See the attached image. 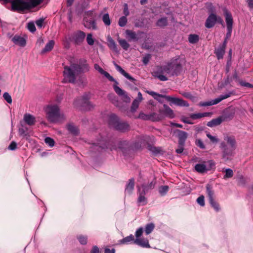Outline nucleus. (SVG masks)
Wrapping results in <instances>:
<instances>
[{
    "mask_svg": "<svg viewBox=\"0 0 253 253\" xmlns=\"http://www.w3.org/2000/svg\"><path fill=\"white\" fill-rule=\"evenodd\" d=\"M207 136L213 143H216L219 140L216 136H212L210 133L207 134Z\"/></svg>",
    "mask_w": 253,
    "mask_h": 253,
    "instance_id": "338daca9",
    "label": "nucleus"
},
{
    "mask_svg": "<svg viewBox=\"0 0 253 253\" xmlns=\"http://www.w3.org/2000/svg\"><path fill=\"white\" fill-rule=\"evenodd\" d=\"M134 244L143 248H150L148 240L147 239H135Z\"/></svg>",
    "mask_w": 253,
    "mask_h": 253,
    "instance_id": "c85d7f7f",
    "label": "nucleus"
},
{
    "mask_svg": "<svg viewBox=\"0 0 253 253\" xmlns=\"http://www.w3.org/2000/svg\"><path fill=\"white\" fill-rule=\"evenodd\" d=\"M225 52V48L220 46H219L217 48H215L214 50V53L218 60L223 58Z\"/></svg>",
    "mask_w": 253,
    "mask_h": 253,
    "instance_id": "2f4dec72",
    "label": "nucleus"
},
{
    "mask_svg": "<svg viewBox=\"0 0 253 253\" xmlns=\"http://www.w3.org/2000/svg\"><path fill=\"white\" fill-rule=\"evenodd\" d=\"M206 191L209 197V202L211 205L214 208V209L216 211H218L219 210V206L218 204L214 200V193L212 190V187L210 184H207Z\"/></svg>",
    "mask_w": 253,
    "mask_h": 253,
    "instance_id": "2eb2a0df",
    "label": "nucleus"
},
{
    "mask_svg": "<svg viewBox=\"0 0 253 253\" xmlns=\"http://www.w3.org/2000/svg\"><path fill=\"white\" fill-rule=\"evenodd\" d=\"M169 190V187L168 186H161L159 188V192L161 196H163L168 193Z\"/></svg>",
    "mask_w": 253,
    "mask_h": 253,
    "instance_id": "49530a36",
    "label": "nucleus"
},
{
    "mask_svg": "<svg viewBox=\"0 0 253 253\" xmlns=\"http://www.w3.org/2000/svg\"><path fill=\"white\" fill-rule=\"evenodd\" d=\"M134 178H131L129 179L128 182L126 185L125 193L128 194H131L134 188Z\"/></svg>",
    "mask_w": 253,
    "mask_h": 253,
    "instance_id": "cd10ccee",
    "label": "nucleus"
},
{
    "mask_svg": "<svg viewBox=\"0 0 253 253\" xmlns=\"http://www.w3.org/2000/svg\"><path fill=\"white\" fill-rule=\"evenodd\" d=\"M217 22V15L214 13H211L206 19L205 25L207 28L210 29L214 27Z\"/></svg>",
    "mask_w": 253,
    "mask_h": 253,
    "instance_id": "aec40b11",
    "label": "nucleus"
},
{
    "mask_svg": "<svg viewBox=\"0 0 253 253\" xmlns=\"http://www.w3.org/2000/svg\"><path fill=\"white\" fill-rule=\"evenodd\" d=\"M155 184V181H151L148 184H143L140 187L142 191H144L147 193L149 190L154 188Z\"/></svg>",
    "mask_w": 253,
    "mask_h": 253,
    "instance_id": "4c0bfd02",
    "label": "nucleus"
},
{
    "mask_svg": "<svg viewBox=\"0 0 253 253\" xmlns=\"http://www.w3.org/2000/svg\"><path fill=\"white\" fill-rule=\"evenodd\" d=\"M47 118L52 123L60 122L65 119L64 114L61 113L57 105H48L44 109Z\"/></svg>",
    "mask_w": 253,
    "mask_h": 253,
    "instance_id": "7ed1b4c3",
    "label": "nucleus"
},
{
    "mask_svg": "<svg viewBox=\"0 0 253 253\" xmlns=\"http://www.w3.org/2000/svg\"><path fill=\"white\" fill-rule=\"evenodd\" d=\"M55 42L53 40L49 41L45 45L44 48H43L41 51L42 54H44L47 52H49L51 51L54 45Z\"/></svg>",
    "mask_w": 253,
    "mask_h": 253,
    "instance_id": "f704fd0d",
    "label": "nucleus"
},
{
    "mask_svg": "<svg viewBox=\"0 0 253 253\" xmlns=\"http://www.w3.org/2000/svg\"><path fill=\"white\" fill-rule=\"evenodd\" d=\"M151 58V55L150 54H146L142 59V62L145 65H147L149 62Z\"/></svg>",
    "mask_w": 253,
    "mask_h": 253,
    "instance_id": "4d7b16f0",
    "label": "nucleus"
},
{
    "mask_svg": "<svg viewBox=\"0 0 253 253\" xmlns=\"http://www.w3.org/2000/svg\"><path fill=\"white\" fill-rule=\"evenodd\" d=\"M23 120L29 126L33 125L36 122L35 117L29 113H26L24 115Z\"/></svg>",
    "mask_w": 253,
    "mask_h": 253,
    "instance_id": "bb28decb",
    "label": "nucleus"
},
{
    "mask_svg": "<svg viewBox=\"0 0 253 253\" xmlns=\"http://www.w3.org/2000/svg\"><path fill=\"white\" fill-rule=\"evenodd\" d=\"M42 0H29L25 1L24 0H16L14 1L13 5H19L18 7L19 11L30 9L40 4Z\"/></svg>",
    "mask_w": 253,
    "mask_h": 253,
    "instance_id": "6e6552de",
    "label": "nucleus"
},
{
    "mask_svg": "<svg viewBox=\"0 0 253 253\" xmlns=\"http://www.w3.org/2000/svg\"><path fill=\"white\" fill-rule=\"evenodd\" d=\"M146 92L152 95L154 98L159 101H160L159 98L162 97L165 98L167 100L171 102L173 104L180 107H188L189 106V103L182 99L173 97L170 96H167L165 95H162L158 93L153 91L147 90Z\"/></svg>",
    "mask_w": 253,
    "mask_h": 253,
    "instance_id": "39448f33",
    "label": "nucleus"
},
{
    "mask_svg": "<svg viewBox=\"0 0 253 253\" xmlns=\"http://www.w3.org/2000/svg\"><path fill=\"white\" fill-rule=\"evenodd\" d=\"M84 26L88 29L96 30L97 26L95 20L93 19H88L85 17L84 19Z\"/></svg>",
    "mask_w": 253,
    "mask_h": 253,
    "instance_id": "b1692460",
    "label": "nucleus"
},
{
    "mask_svg": "<svg viewBox=\"0 0 253 253\" xmlns=\"http://www.w3.org/2000/svg\"><path fill=\"white\" fill-rule=\"evenodd\" d=\"M108 125L115 130L124 132L129 129V125L126 122L122 121L119 118L114 114L109 116Z\"/></svg>",
    "mask_w": 253,
    "mask_h": 253,
    "instance_id": "20e7f679",
    "label": "nucleus"
},
{
    "mask_svg": "<svg viewBox=\"0 0 253 253\" xmlns=\"http://www.w3.org/2000/svg\"><path fill=\"white\" fill-rule=\"evenodd\" d=\"M240 84L242 86H245L250 88H253V84L245 82L243 81H239Z\"/></svg>",
    "mask_w": 253,
    "mask_h": 253,
    "instance_id": "0e129e2a",
    "label": "nucleus"
},
{
    "mask_svg": "<svg viewBox=\"0 0 253 253\" xmlns=\"http://www.w3.org/2000/svg\"><path fill=\"white\" fill-rule=\"evenodd\" d=\"M78 239L81 244L82 245H85L87 243V237L84 236H79L78 237Z\"/></svg>",
    "mask_w": 253,
    "mask_h": 253,
    "instance_id": "680f3d73",
    "label": "nucleus"
},
{
    "mask_svg": "<svg viewBox=\"0 0 253 253\" xmlns=\"http://www.w3.org/2000/svg\"><path fill=\"white\" fill-rule=\"evenodd\" d=\"M118 37L117 41L120 46L123 49L127 50L129 47V44L126 40L120 39L119 37V35H118Z\"/></svg>",
    "mask_w": 253,
    "mask_h": 253,
    "instance_id": "ea45409f",
    "label": "nucleus"
},
{
    "mask_svg": "<svg viewBox=\"0 0 253 253\" xmlns=\"http://www.w3.org/2000/svg\"><path fill=\"white\" fill-rule=\"evenodd\" d=\"M17 148V143L15 141H12L8 146V149L11 151L15 150Z\"/></svg>",
    "mask_w": 253,
    "mask_h": 253,
    "instance_id": "774afa93",
    "label": "nucleus"
},
{
    "mask_svg": "<svg viewBox=\"0 0 253 253\" xmlns=\"http://www.w3.org/2000/svg\"><path fill=\"white\" fill-rule=\"evenodd\" d=\"M232 94V92H229L225 94H222L220 95L218 97L215 98L214 99L211 100L209 101H205V102H201L199 104V106L200 107H206L208 106H211L213 105H215L224 99H225L228 97H229Z\"/></svg>",
    "mask_w": 253,
    "mask_h": 253,
    "instance_id": "4468645a",
    "label": "nucleus"
},
{
    "mask_svg": "<svg viewBox=\"0 0 253 253\" xmlns=\"http://www.w3.org/2000/svg\"><path fill=\"white\" fill-rule=\"evenodd\" d=\"M113 64L116 69L126 79H127L128 80L132 82L135 81V80L132 77H131L129 74L126 73L120 66L118 65L115 61L113 62Z\"/></svg>",
    "mask_w": 253,
    "mask_h": 253,
    "instance_id": "393cba45",
    "label": "nucleus"
},
{
    "mask_svg": "<svg viewBox=\"0 0 253 253\" xmlns=\"http://www.w3.org/2000/svg\"><path fill=\"white\" fill-rule=\"evenodd\" d=\"M126 23H127L126 16H123L119 18L118 24L120 27H123L125 26L126 25Z\"/></svg>",
    "mask_w": 253,
    "mask_h": 253,
    "instance_id": "3c124183",
    "label": "nucleus"
},
{
    "mask_svg": "<svg viewBox=\"0 0 253 253\" xmlns=\"http://www.w3.org/2000/svg\"><path fill=\"white\" fill-rule=\"evenodd\" d=\"M75 106L80 107L81 109L89 110L92 108L90 102L88 101V97L87 94L78 98L75 100L74 103Z\"/></svg>",
    "mask_w": 253,
    "mask_h": 253,
    "instance_id": "9b49d317",
    "label": "nucleus"
},
{
    "mask_svg": "<svg viewBox=\"0 0 253 253\" xmlns=\"http://www.w3.org/2000/svg\"><path fill=\"white\" fill-rule=\"evenodd\" d=\"M177 131L178 132V143L185 144L187 138V133L180 130H177Z\"/></svg>",
    "mask_w": 253,
    "mask_h": 253,
    "instance_id": "7c9ffc66",
    "label": "nucleus"
},
{
    "mask_svg": "<svg viewBox=\"0 0 253 253\" xmlns=\"http://www.w3.org/2000/svg\"><path fill=\"white\" fill-rule=\"evenodd\" d=\"M72 67L76 70L77 73L87 72L90 70L87 60L84 58L80 59L77 64H72Z\"/></svg>",
    "mask_w": 253,
    "mask_h": 253,
    "instance_id": "ddd939ff",
    "label": "nucleus"
},
{
    "mask_svg": "<svg viewBox=\"0 0 253 253\" xmlns=\"http://www.w3.org/2000/svg\"><path fill=\"white\" fill-rule=\"evenodd\" d=\"M141 102L140 101H139L138 99H134L131 104V108H130V111L132 113H134L136 111L137 109H138L139 105L140 104V103Z\"/></svg>",
    "mask_w": 253,
    "mask_h": 253,
    "instance_id": "79ce46f5",
    "label": "nucleus"
},
{
    "mask_svg": "<svg viewBox=\"0 0 253 253\" xmlns=\"http://www.w3.org/2000/svg\"><path fill=\"white\" fill-rule=\"evenodd\" d=\"M224 171L225 172V174L223 176L224 179L230 178L233 176L234 173L232 169L229 168L225 169Z\"/></svg>",
    "mask_w": 253,
    "mask_h": 253,
    "instance_id": "09e8293b",
    "label": "nucleus"
},
{
    "mask_svg": "<svg viewBox=\"0 0 253 253\" xmlns=\"http://www.w3.org/2000/svg\"><path fill=\"white\" fill-rule=\"evenodd\" d=\"M135 118L140 119L145 121L150 120L149 114H146L142 112H140L138 116Z\"/></svg>",
    "mask_w": 253,
    "mask_h": 253,
    "instance_id": "603ef678",
    "label": "nucleus"
},
{
    "mask_svg": "<svg viewBox=\"0 0 253 253\" xmlns=\"http://www.w3.org/2000/svg\"><path fill=\"white\" fill-rule=\"evenodd\" d=\"M126 33L128 41H133L135 42L138 41L141 38V35L144 34V33L143 32L138 31L136 33L135 32L130 30H126Z\"/></svg>",
    "mask_w": 253,
    "mask_h": 253,
    "instance_id": "a211bd4d",
    "label": "nucleus"
},
{
    "mask_svg": "<svg viewBox=\"0 0 253 253\" xmlns=\"http://www.w3.org/2000/svg\"><path fill=\"white\" fill-rule=\"evenodd\" d=\"M86 40L87 44L89 45L92 46L94 43L95 39H93L92 34L91 33L87 34Z\"/></svg>",
    "mask_w": 253,
    "mask_h": 253,
    "instance_id": "8fccbe9b",
    "label": "nucleus"
},
{
    "mask_svg": "<svg viewBox=\"0 0 253 253\" xmlns=\"http://www.w3.org/2000/svg\"><path fill=\"white\" fill-rule=\"evenodd\" d=\"M28 29L32 33H34L36 31V28L35 24L33 22H29L27 25Z\"/></svg>",
    "mask_w": 253,
    "mask_h": 253,
    "instance_id": "052dcab7",
    "label": "nucleus"
},
{
    "mask_svg": "<svg viewBox=\"0 0 253 253\" xmlns=\"http://www.w3.org/2000/svg\"><path fill=\"white\" fill-rule=\"evenodd\" d=\"M148 150L155 155L160 154L162 151L161 148L154 147L150 145H148Z\"/></svg>",
    "mask_w": 253,
    "mask_h": 253,
    "instance_id": "a18cd8bd",
    "label": "nucleus"
},
{
    "mask_svg": "<svg viewBox=\"0 0 253 253\" xmlns=\"http://www.w3.org/2000/svg\"><path fill=\"white\" fill-rule=\"evenodd\" d=\"M76 70L72 67V64L70 66H65L63 71V82L75 83L76 80Z\"/></svg>",
    "mask_w": 253,
    "mask_h": 253,
    "instance_id": "0eeeda50",
    "label": "nucleus"
},
{
    "mask_svg": "<svg viewBox=\"0 0 253 253\" xmlns=\"http://www.w3.org/2000/svg\"><path fill=\"white\" fill-rule=\"evenodd\" d=\"M148 137L147 136H139L136 142L130 146L131 148L133 150L140 149L146 144Z\"/></svg>",
    "mask_w": 253,
    "mask_h": 253,
    "instance_id": "dca6fc26",
    "label": "nucleus"
},
{
    "mask_svg": "<svg viewBox=\"0 0 253 253\" xmlns=\"http://www.w3.org/2000/svg\"><path fill=\"white\" fill-rule=\"evenodd\" d=\"M143 229L142 227L139 228L135 232L136 239H140L143 233Z\"/></svg>",
    "mask_w": 253,
    "mask_h": 253,
    "instance_id": "69168bd1",
    "label": "nucleus"
},
{
    "mask_svg": "<svg viewBox=\"0 0 253 253\" xmlns=\"http://www.w3.org/2000/svg\"><path fill=\"white\" fill-rule=\"evenodd\" d=\"M118 144V148L123 150L128 145V143L126 141H122L119 142Z\"/></svg>",
    "mask_w": 253,
    "mask_h": 253,
    "instance_id": "6e6d98bb",
    "label": "nucleus"
},
{
    "mask_svg": "<svg viewBox=\"0 0 253 253\" xmlns=\"http://www.w3.org/2000/svg\"><path fill=\"white\" fill-rule=\"evenodd\" d=\"M211 114V113L205 112V113H199L195 114H191L190 115V118L192 120H196L200 119L203 117H206L210 116Z\"/></svg>",
    "mask_w": 253,
    "mask_h": 253,
    "instance_id": "c9c22d12",
    "label": "nucleus"
},
{
    "mask_svg": "<svg viewBox=\"0 0 253 253\" xmlns=\"http://www.w3.org/2000/svg\"><path fill=\"white\" fill-rule=\"evenodd\" d=\"M215 163L212 160L204 161L201 163L197 164L195 166V169L199 173H203L215 169Z\"/></svg>",
    "mask_w": 253,
    "mask_h": 253,
    "instance_id": "1a4fd4ad",
    "label": "nucleus"
},
{
    "mask_svg": "<svg viewBox=\"0 0 253 253\" xmlns=\"http://www.w3.org/2000/svg\"><path fill=\"white\" fill-rule=\"evenodd\" d=\"M94 146L98 147V150L109 149L111 151L117 150V147L115 145V142L114 140H109L108 141L102 138L98 140L97 142L93 144Z\"/></svg>",
    "mask_w": 253,
    "mask_h": 253,
    "instance_id": "9d476101",
    "label": "nucleus"
},
{
    "mask_svg": "<svg viewBox=\"0 0 253 253\" xmlns=\"http://www.w3.org/2000/svg\"><path fill=\"white\" fill-rule=\"evenodd\" d=\"M196 201L198 204L201 207H204L205 206V197L203 195H201L199 196L197 198Z\"/></svg>",
    "mask_w": 253,
    "mask_h": 253,
    "instance_id": "bf43d9fd",
    "label": "nucleus"
},
{
    "mask_svg": "<svg viewBox=\"0 0 253 253\" xmlns=\"http://www.w3.org/2000/svg\"><path fill=\"white\" fill-rule=\"evenodd\" d=\"M102 15V20L106 27L109 26L111 24V21L108 13H103L102 12L100 13V16Z\"/></svg>",
    "mask_w": 253,
    "mask_h": 253,
    "instance_id": "72a5a7b5",
    "label": "nucleus"
},
{
    "mask_svg": "<svg viewBox=\"0 0 253 253\" xmlns=\"http://www.w3.org/2000/svg\"><path fill=\"white\" fill-rule=\"evenodd\" d=\"M4 100L9 104H11L12 100L11 96L8 92H4L3 94Z\"/></svg>",
    "mask_w": 253,
    "mask_h": 253,
    "instance_id": "13d9d810",
    "label": "nucleus"
},
{
    "mask_svg": "<svg viewBox=\"0 0 253 253\" xmlns=\"http://www.w3.org/2000/svg\"><path fill=\"white\" fill-rule=\"evenodd\" d=\"M155 227L154 224L152 223L147 224L145 226V232L147 235L150 234Z\"/></svg>",
    "mask_w": 253,
    "mask_h": 253,
    "instance_id": "de8ad7c7",
    "label": "nucleus"
},
{
    "mask_svg": "<svg viewBox=\"0 0 253 253\" xmlns=\"http://www.w3.org/2000/svg\"><path fill=\"white\" fill-rule=\"evenodd\" d=\"M94 68L95 70L97 71L100 74L105 77L109 81L118 84L117 81L111 76L108 72L105 71L98 64L94 65Z\"/></svg>",
    "mask_w": 253,
    "mask_h": 253,
    "instance_id": "412c9836",
    "label": "nucleus"
},
{
    "mask_svg": "<svg viewBox=\"0 0 253 253\" xmlns=\"http://www.w3.org/2000/svg\"><path fill=\"white\" fill-rule=\"evenodd\" d=\"M134 237L133 235L130 234V235L124 238L122 240L119 241L120 244H129L131 243H134L135 241Z\"/></svg>",
    "mask_w": 253,
    "mask_h": 253,
    "instance_id": "e433bc0d",
    "label": "nucleus"
},
{
    "mask_svg": "<svg viewBox=\"0 0 253 253\" xmlns=\"http://www.w3.org/2000/svg\"><path fill=\"white\" fill-rule=\"evenodd\" d=\"M183 70L182 61L179 56H176L171 58L165 65L157 66L153 72V75L161 81H167L168 77L164 75L165 73L169 77L179 76Z\"/></svg>",
    "mask_w": 253,
    "mask_h": 253,
    "instance_id": "f257e3e1",
    "label": "nucleus"
},
{
    "mask_svg": "<svg viewBox=\"0 0 253 253\" xmlns=\"http://www.w3.org/2000/svg\"><path fill=\"white\" fill-rule=\"evenodd\" d=\"M159 112L162 115V120L167 117L173 119L175 117V114L173 110L167 105H164V109H160Z\"/></svg>",
    "mask_w": 253,
    "mask_h": 253,
    "instance_id": "f3484780",
    "label": "nucleus"
},
{
    "mask_svg": "<svg viewBox=\"0 0 253 253\" xmlns=\"http://www.w3.org/2000/svg\"><path fill=\"white\" fill-rule=\"evenodd\" d=\"M45 143L48 145L50 147H53L54 145V140L49 137H45L44 139Z\"/></svg>",
    "mask_w": 253,
    "mask_h": 253,
    "instance_id": "5fc2aeb1",
    "label": "nucleus"
},
{
    "mask_svg": "<svg viewBox=\"0 0 253 253\" xmlns=\"http://www.w3.org/2000/svg\"><path fill=\"white\" fill-rule=\"evenodd\" d=\"M137 188L138 195L137 204L138 205L145 206L147 204V199L145 196L146 193L144 191L141 190L140 186H137Z\"/></svg>",
    "mask_w": 253,
    "mask_h": 253,
    "instance_id": "6ab92c4d",
    "label": "nucleus"
},
{
    "mask_svg": "<svg viewBox=\"0 0 253 253\" xmlns=\"http://www.w3.org/2000/svg\"><path fill=\"white\" fill-rule=\"evenodd\" d=\"M85 34L82 31H78L74 35V41L75 44L80 45L84 40Z\"/></svg>",
    "mask_w": 253,
    "mask_h": 253,
    "instance_id": "4be33fe9",
    "label": "nucleus"
},
{
    "mask_svg": "<svg viewBox=\"0 0 253 253\" xmlns=\"http://www.w3.org/2000/svg\"><path fill=\"white\" fill-rule=\"evenodd\" d=\"M67 129L70 132L74 135H77L79 133L78 128L72 124H69L67 125Z\"/></svg>",
    "mask_w": 253,
    "mask_h": 253,
    "instance_id": "a19ab883",
    "label": "nucleus"
},
{
    "mask_svg": "<svg viewBox=\"0 0 253 253\" xmlns=\"http://www.w3.org/2000/svg\"><path fill=\"white\" fill-rule=\"evenodd\" d=\"M223 12L227 25V33L225 39L228 40L230 38L232 32L233 20L231 12L226 8L223 9Z\"/></svg>",
    "mask_w": 253,
    "mask_h": 253,
    "instance_id": "f8f14e48",
    "label": "nucleus"
},
{
    "mask_svg": "<svg viewBox=\"0 0 253 253\" xmlns=\"http://www.w3.org/2000/svg\"><path fill=\"white\" fill-rule=\"evenodd\" d=\"M195 143L196 145L201 149H204L205 148V146L201 139H197Z\"/></svg>",
    "mask_w": 253,
    "mask_h": 253,
    "instance_id": "e2e57ef3",
    "label": "nucleus"
},
{
    "mask_svg": "<svg viewBox=\"0 0 253 253\" xmlns=\"http://www.w3.org/2000/svg\"><path fill=\"white\" fill-rule=\"evenodd\" d=\"M199 40V37L198 35L190 34L188 37L189 42L191 43H196L198 42Z\"/></svg>",
    "mask_w": 253,
    "mask_h": 253,
    "instance_id": "c03bdc74",
    "label": "nucleus"
},
{
    "mask_svg": "<svg viewBox=\"0 0 253 253\" xmlns=\"http://www.w3.org/2000/svg\"><path fill=\"white\" fill-rule=\"evenodd\" d=\"M12 41L15 44L18 45L21 47L25 46L26 44V40L24 38L18 35H15L12 38Z\"/></svg>",
    "mask_w": 253,
    "mask_h": 253,
    "instance_id": "a878e982",
    "label": "nucleus"
},
{
    "mask_svg": "<svg viewBox=\"0 0 253 253\" xmlns=\"http://www.w3.org/2000/svg\"><path fill=\"white\" fill-rule=\"evenodd\" d=\"M168 25V20L167 17H163L159 19L156 22V25L158 27H163Z\"/></svg>",
    "mask_w": 253,
    "mask_h": 253,
    "instance_id": "37998d69",
    "label": "nucleus"
},
{
    "mask_svg": "<svg viewBox=\"0 0 253 253\" xmlns=\"http://www.w3.org/2000/svg\"><path fill=\"white\" fill-rule=\"evenodd\" d=\"M162 115H161L159 112V113H151L149 114L150 121H152L153 122H159L162 120Z\"/></svg>",
    "mask_w": 253,
    "mask_h": 253,
    "instance_id": "58836bf2",
    "label": "nucleus"
},
{
    "mask_svg": "<svg viewBox=\"0 0 253 253\" xmlns=\"http://www.w3.org/2000/svg\"><path fill=\"white\" fill-rule=\"evenodd\" d=\"M223 120L222 119V117L220 116L217 118L213 119L211 121L208 122L207 125L209 127H214L219 125L223 122Z\"/></svg>",
    "mask_w": 253,
    "mask_h": 253,
    "instance_id": "c756f323",
    "label": "nucleus"
},
{
    "mask_svg": "<svg viewBox=\"0 0 253 253\" xmlns=\"http://www.w3.org/2000/svg\"><path fill=\"white\" fill-rule=\"evenodd\" d=\"M107 44L108 47L112 50L117 52L118 48L116 42L114 40L110 37L108 36L107 39Z\"/></svg>",
    "mask_w": 253,
    "mask_h": 253,
    "instance_id": "473e14b6",
    "label": "nucleus"
},
{
    "mask_svg": "<svg viewBox=\"0 0 253 253\" xmlns=\"http://www.w3.org/2000/svg\"><path fill=\"white\" fill-rule=\"evenodd\" d=\"M146 92L152 95L154 98L159 101H160L159 98L162 97L165 98L167 100L171 102L173 104L180 107H188L189 106V103L182 99L173 97L170 96H167L165 95H162L158 93L153 91L147 90Z\"/></svg>",
    "mask_w": 253,
    "mask_h": 253,
    "instance_id": "423d86ee",
    "label": "nucleus"
},
{
    "mask_svg": "<svg viewBox=\"0 0 253 253\" xmlns=\"http://www.w3.org/2000/svg\"><path fill=\"white\" fill-rule=\"evenodd\" d=\"M27 128H24L23 127L19 128L18 129V132L20 136H22L23 137H25L26 139L28 138V133L26 132Z\"/></svg>",
    "mask_w": 253,
    "mask_h": 253,
    "instance_id": "864d4df0",
    "label": "nucleus"
},
{
    "mask_svg": "<svg viewBox=\"0 0 253 253\" xmlns=\"http://www.w3.org/2000/svg\"><path fill=\"white\" fill-rule=\"evenodd\" d=\"M116 84L114 85L113 88L116 92V93L120 96H122L125 100V101L126 102H129L130 100V97L127 95L126 92L121 88L120 87L117 85V84L115 83Z\"/></svg>",
    "mask_w": 253,
    "mask_h": 253,
    "instance_id": "5701e85b",
    "label": "nucleus"
},
{
    "mask_svg": "<svg viewBox=\"0 0 253 253\" xmlns=\"http://www.w3.org/2000/svg\"><path fill=\"white\" fill-rule=\"evenodd\" d=\"M236 147V141L234 136H224V141L221 142L220 144V148L222 153V158L224 161H227L231 159L234 156Z\"/></svg>",
    "mask_w": 253,
    "mask_h": 253,
    "instance_id": "f03ea898",
    "label": "nucleus"
}]
</instances>
